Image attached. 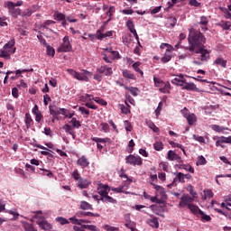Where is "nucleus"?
Instances as JSON below:
<instances>
[{
  "instance_id": "nucleus-25",
  "label": "nucleus",
  "mask_w": 231,
  "mask_h": 231,
  "mask_svg": "<svg viewBox=\"0 0 231 231\" xmlns=\"http://www.w3.org/2000/svg\"><path fill=\"white\" fill-rule=\"evenodd\" d=\"M210 129L216 133H223V131H228V127L219 126L218 125H211Z\"/></svg>"
},
{
  "instance_id": "nucleus-61",
  "label": "nucleus",
  "mask_w": 231,
  "mask_h": 231,
  "mask_svg": "<svg viewBox=\"0 0 231 231\" xmlns=\"http://www.w3.org/2000/svg\"><path fill=\"white\" fill-rule=\"evenodd\" d=\"M124 125H125V131H128V132L133 131V126L131 125V123H129V121H125Z\"/></svg>"
},
{
  "instance_id": "nucleus-51",
  "label": "nucleus",
  "mask_w": 231,
  "mask_h": 231,
  "mask_svg": "<svg viewBox=\"0 0 231 231\" xmlns=\"http://www.w3.org/2000/svg\"><path fill=\"white\" fill-rule=\"evenodd\" d=\"M5 212H7V214H11V216H14V219H17L20 216L19 213L17 212V210H15V209H10Z\"/></svg>"
},
{
  "instance_id": "nucleus-18",
  "label": "nucleus",
  "mask_w": 231,
  "mask_h": 231,
  "mask_svg": "<svg viewBox=\"0 0 231 231\" xmlns=\"http://www.w3.org/2000/svg\"><path fill=\"white\" fill-rule=\"evenodd\" d=\"M77 165H79V167H82L83 169H86V167H89V161L86 156H81L78 161H77Z\"/></svg>"
},
{
  "instance_id": "nucleus-2",
  "label": "nucleus",
  "mask_w": 231,
  "mask_h": 231,
  "mask_svg": "<svg viewBox=\"0 0 231 231\" xmlns=\"http://www.w3.org/2000/svg\"><path fill=\"white\" fill-rule=\"evenodd\" d=\"M33 219H37V225L42 230H51V224H50L49 221L44 218L42 210L34 212V217L31 218V221L33 222Z\"/></svg>"
},
{
  "instance_id": "nucleus-37",
  "label": "nucleus",
  "mask_w": 231,
  "mask_h": 231,
  "mask_svg": "<svg viewBox=\"0 0 231 231\" xmlns=\"http://www.w3.org/2000/svg\"><path fill=\"white\" fill-rule=\"evenodd\" d=\"M54 18L56 21H64V19H66V14L60 12H56L54 14Z\"/></svg>"
},
{
  "instance_id": "nucleus-23",
  "label": "nucleus",
  "mask_w": 231,
  "mask_h": 231,
  "mask_svg": "<svg viewBox=\"0 0 231 231\" xmlns=\"http://www.w3.org/2000/svg\"><path fill=\"white\" fill-rule=\"evenodd\" d=\"M91 185V182L87 179H79V181H78V187L79 189H88Z\"/></svg>"
},
{
  "instance_id": "nucleus-43",
  "label": "nucleus",
  "mask_w": 231,
  "mask_h": 231,
  "mask_svg": "<svg viewBox=\"0 0 231 231\" xmlns=\"http://www.w3.org/2000/svg\"><path fill=\"white\" fill-rule=\"evenodd\" d=\"M103 228H104L106 231H118V230H119L118 227L113 226L107 225V224L104 225V226H103Z\"/></svg>"
},
{
  "instance_id": "nucleus-53",
  "label": "nucleus",
  "mask_w": 231,
  "mask_h": 231,
  "mask_svg": "<svg viewBox=\"0 0 231 231\" xmlns=\"http://www.w3.org/2000/svg\"><path fill=\"white\" fill-rule=\"evenodd\" d=\"M193 140H196V142H199V143H205V137L193 134Z\"/></svg>"
},
{
  "instance_id": "nucleus-15",
  "label": "nucleus",
  "mask_w": 231,
  "mask_h": 231,
  "mask_svg": "<svg viewBox=\"0 0 231 231\" xmlns=\"http://www.w3.org/2000/svg\"><path fill=\"white\" fill-rule=\"evenodd\" d=\"M97 73H104L106 77H111L113 69L107 66H101L97 69Z\"/></svg>"
},
{
  "instance_id": "nucleus-13",
  "label": "nucleus",
  "mask_w": 231,
  "mask_h": 231,
  "mask_svg": "<svg viewBox=\"0 0 231 231\" xmlns=\"http://www.w3.org/2000/svg\"><path fill=\"white\" fill-rule=\"evenodd\" d=\"M151 185H152L156 190V195L160 198L161 199H167V194L165 193V189H163L162 186H158L152 182H151Z\"/></svg>"
},
{
  "instance_id": "nucleus-63",
  "label": "nucleus",
  "mask_w": 231,
  "mask_h": 231,
  "mask_svg": "<svg viewBox=\"0 0 231 231\" xmlns=\"http://www.w3.org/2000/svg\"><path fill=\"white\" fill-rule=\"evenodd\" d=\"M101 129L105 133H109V125L107 123H101Z\"/></svg>"
},
{
  "instance_id": "nucleus-50",
  "label": "nucleus",
  "mask_w": 231,
  "mask_h": 231,
  "mask_svg": "<svg viewBox=\"0 0 231 231\" xmlns=\"http://www.w3.org/2000/svg\"><path fill=\"white\" fill-rule=\"evenodd\" d=\"M199 216H200L202 221H210V219H212L210 216L205 214V212L203 211H200V214Z\"/></svg>"
},
{
  "instance_id": "nucleus-58",
  "label": "nucleus",
  "mask_w": 231,
  "mask_h": 231,
  "mask_svg": "<svg viewBox=\"0 0 231 231\" xmlns=\"http://www.w3.org/2000/svg\"><path fill=\"white\" fill-rule=\"evenodd\" d=\"M70 124L72 125L73 127H76L77 129L80 127V122H79V120H77L76 118H72L70 121Z\"/></svg>"
},
{
  "instance_id": "nucleus-54",
  "label": "nucleus",
  "mask_w": 231,
  "mask_h": 231,
  "mask_svg": "<svg viewBox=\"0 0 231 231\" xmlns=\"http://www.w3.org/2000/svg\"><path fill=\"white\" fill-rule=\"evenodd\" d=\"M170 145H171V147H176L177 149H181L182 152L185 154V150L183 149V146L178 143H174V142H171Z\"/></svg>"
},
{
  "instance_id": "nucleus-45",
  "label": "nucleus",
  "mask_w": 231,
  "mask_h": 231,
  "mask_svg": "<svg viewBox=\"0 0 231 231\" xmlns=\"http://www.w3.org/2000/svg\"><path fill=\"white\" fill-rule=\"evenodd\" d=\"M219 26L223 28V30H228L231 28V23L230 22H220Z\"/></svg>"
},
{
  "instance_id": "nucleus-31",
  "label": "nucleus",
  "mask_w": 231,
  "mask_h": 231,
  "mask_svg": "<svg viewBox=\"0 0 231 231\" xmlns=\"http://www.w3.org/2000/svg\"><path fill=\"white\" fill-rule=\"evenodd\" d=\"M147 126L153 131V133H160V128L154 125L152 121H147L146 122Z\"/></svg>"
},
{
  "instance_id": "nucleus-40",
  "label": "nucleus",
  "mask_w": 231,
  "mask_h": 231,
  "mask_svg": "<svg viewBox=\"0 0 231 231\" xmlns=\"http://www.w3.org/2000/svg\"><path fill=\"white\" fill-rule=\"evenodd\" d=\"M23 228L25 231H37L35 228H33V226L32 224L27 223V222H23Z\"/></svg>"
},
{
  "instance_id": "nucleus-24",
  "label": "nucleus",
  "mask_w": 231,
  "mask_h": 231,
  "mask_svg": "<svg viewBox=\"0 0 231 231\" xmlns=\"http://www.w3.org/2000/svg\"><path fill=\"white\" fill-rule=\"evenodd\" d=\"M213 64L214 66H219L220 68H226V60L218 57L214 60Z\"/></svg>"
},
{
  "instance_id": "nucleus-57",
  "label": "nucleus",
  "mask_w": 231,
  "mask_h": 231,
  "mask_svg": "<svg viewBox=\"0 0 231 231\" xmlns=\"http://www.w3.org/2000/svg\"><path fill=\"white\" fill-rule=\"evenodd\" d=\"M85 228L87 230H90V231H100V229L98 227H97V226H95V225H87L85 226Z\"/></svg>"
},
{
  "instance_id": "nucleus-11",
  "label": "nucleus",
  "mask_w": 231,
  "mask_h": 231,
  "mask_svg": "<svg viewBox=\"0 0 231 231\" xmlns=\"http://www.w3.org/2000/svg\"><path fill=\"white\" fill-rule=\"evenodd\" d=\"M111 191V188L107 184H99L97 187V192L101 196V198H105L109 195Z\"/></svg>"
},
{
  "instance_id": "nucleus-47",
  "label": "nucleus",
  "mask_w": 231,
  "mask_h": 231,
  "mask_svg": "<svg viewBox=\"0 0 231 231\" xmlns=\"http://www.w3.org/2000/svg\"><path fill=\"white\" fill-rule=\"evenodd\" d=\"M94 102H97V104H99V106H107V102L100 97H94Z\"/></svg>"
},
{
  "instance_id": "nucleus-9",
  "label": "nucleus",
  "mask_w": 231,
  "mask_h": 231,
  "mask_svg": "<svg viewBox=\"0 0 231 231\" xmlns=\"http://www.w3.org/2000/svg\"><path fill=\"white\" fill-rule=\"evenodd\" d=\"M125 163H128V165H142V158L138 155H128L125 158Z\"/></svg>"
},
{
  "instance_id": "nucleus-42",
  "label": "nucleus",
  "mask_w": 231,
  "mask_h": 231,
  "mask_svg": "<svg viewBox=\"0 0 231 231\" xmlns=\"http://www.w3.org/2000/svg\"><path fill=\"white\" fill-rule=\"evenodd\" d=\"M123 77H125V79H131L132 80H134V74H132V72L129 70H124Z\"/></svg>"
},
{
  "instance_id": "nucleus-7",
  "label": "nucleus",
  "mask_w": 231,
  "mask_h": 231,
  "mask_svg": "<svg viewBox=\"0 0 231 231\" xmlns=\"http://www.w3.org/2000/svg\"><path fill=\"white\" fill-rule=\"evenodd\" d=\"M192 201H194V197H189V194H184L180 198L179 207L180 208H185V207L189 208V207L192 205Z\"/></svg>"
},
{
  "instance_id": "nucleus-27",
  "label": "nucleus",
  "mask_w": 231,
  "mask_h": 231,
  "mask_svg": "<svg viewBox=\"0 0 231 231\" xmlns=\"http://www.w3.org/2000/svg\"><path fill=\"white\" fill-rule=\"evenodd\" d=\"M189 210H190V212H192V214H195V216H199L201 209H199V207L191 204L190 206H189Z\"/></svg>"
},
{
  "instance_id": "nucleus-1",
  "label": "nucleus",
  "mask_w": 231,
  "mask_h": 231,
  "mask_svg": "<svg viewBox=\"0 0 231 231\" xmlns=\"http://www.w3.org/2000/svg\"><path fill=\"white\" fill-rule=\"evenodd\" d=\"M188 42L189 51H196L198 50H201V48L205 46L207 39L205 38V36H203V33H201V32L194 28H190L189 29Z\"/></svg>"
},
{
  "instance_id": "nucleus-3",
  "label": "nucleus",
  "mask_w": 231,
  "mask_h": 231,
  "mask_svg": "<svg viewBox=\"0 0 231 231\" xmlns=\"http://www.w3.org/2000/svg\"><path fill=\"white\" fill-rule=\"evenodd\" d=\"M15 42L13 40L9 41L5 44L2 50H0V57L2 59H9L10 55H14L15 53Z\"/></svg>"
},
{
  "instance_id": "nucleus-29",
  "label": "nucleus",
  "mask_w": 231,
  "mask_h": 231,
  "mask_svg": "<svg viewBox=\"0 0 231 231\" xmlns=\"http://www.w3.org/2000/svg\"><path fill=\"white\" fill-rule=\"evenodd\" d=\"M94 97L93 96L89 95V94H85L81 97H79V100H81V102H86V104L91 102V100H93Z\"/></svg>"
},
{
  "instance_id": "nucleus-46",
  "label": "nucleus",
  "mask_w": 231,
  "mask_h": 231,
  "mask_svg": "<svg viewBox=\"0 0 231 231\" xmlns=\"http://www.w3.org/2000/svg\"><path fill=\"white\" fill-rule=\"evenodd\" d=\"M160 169L164 171V172H169V162H161L159 164Z\"/></svg>"
},
{
  "instance_id": "nucleus-48",
  "label": "nucleus",
  "mask_w": 231,
  "mask_h": 231,
  "mask_svg": "<svg viewBox=\"0 0 231 231\" xmlns=\"http://www.w3.org/2000/svg\"><path fill=\"white\" fill-rule=\"evenodd\" d=\"M56 221L60 223V225H69V221L62 217H59L56 218Z\"/></svg>"
},
{
  "instance_id": "nucleus-30",
  "label": "nucleus",
  "mask_w": 231,
  "mask_h": 231,
  "mask_svg": "<svg viewBox=\"0 0 231 231\" xmlns=\"http://www.w3.org/2000/svg\"><path fill=\"white\" fill-rule=\"evenodd\" d=\"M63 129H64L65 133L71 134L72 138L75 139V132H73V127H71L69 125H65L63 126Z\"/></svg>"
},
{
  "instance_id": "nucleus-41",
  "label": "nucleus",
  "mask_w": 231,
  "mask_h": 231,
  "mask_svg": "<svg viewBox=\"0 0 231 231\" xmlns=\"http://www.w3.org/2000/svg\"><path fill=\"white\" fill-rule=\"evenodd\" d=\"M35 10H36V7H35V6L32 7V8H30V9H26V10L23 12V15H24L25 17H30V16L32 15V14H34Z\"/></svg>"
},
{
  "instance_id": "nucleus-62",
  "label": "nucleus",
  "mask_w": 231,
  "mask_h": 231,
  "mask_svg": "<svg viewBox=\"0 0 231 231\" xmlns=\"http://www.w3.org/2000/svg\"><path fill=\"white\" fill-rule=\"evenodd\" d=\"M162 107H163V103L160 102L158 105V107L155 110L156 118H158V116H160V111H162Z\"/></svg>"
},
{
  "instance_id": "nucleus-39",
  "label": "nucleus",
  "mask_w": 231,
  "mask_h": 231,
  "mask_svg": "<svg viewBox=\"0 0 231 231\" xmlns=\"http://www.w3.org/2000/svg\"><path fill=\"white\" fill-rule=\"evenodd\" d=\"M187 190L188 192H189L190 196H192V198L196 199L198 198V193L196 191H194V188L192 187V185H189L187 187Z\"/></svg>"
},
{
  "instance_id": "nucleus-59",
  "label": "nucleus",
  "mask_w": 231,
  "mask_h": 231,
  "mask_svg": "<svg viewBox=\"0 0 231 231\" xmlns=\"http://www.w3.org/2000/svg\"><path fill=\"white\" fill-rule=\"evenodd\" d=\"M79 111L81 112V115H85L86 116H89V110H88L86 107L79 106Z\"/></svg>"
},
{
  "instance_id": "nucleus-55",
  "label": "nucleus",
  "mask_w": 231,
  "mask_h": 231,
  "mask_svg": "<svg viewBox=\"0 0 231 231\" xmlns=\"http://www.w3.org/2000/svg\"><path fill=\"white\" fill-rule=\"evenodd\" d=\"M222 12L224 14V16L226 19H231V13L230 11L228 10V8H222Z\"/></svg>"
},
{
  "instance_id": "nucleus-38",
  "label": "nucleus",
  "mask_w": 231,
  "mask_h": 231,
  "mask_svg": "<svg viewBox=\"0 0 231 231\" xmlns=\"http://www.w3.org/2000/svg\"><path fill=\"white\" fill-rule=\"evenodd\" d=\"M153 149L155 151H163V143H162V141H157L153 143Z\"/></svg>"
},
{
  "instance_id": "nucleus-64",
  "label": "nucleus",
  "mask_w": 231,
  "mask_h": 231,
  "mask_svg": "<svg viewBox=\"0 0 231 231\" xmlns=\"http://www.w3.org/2000/svg\"><path fill=\"white\" fill-rule=\"evenodd\" d=\"M80 175L79 174V171H74L73 173H72V178L73 180H75V181H79L80 180Z\"/></svg>"
},
{
  "instance_id": "nucleus-5",
  "label": "nucleus",
  "mask_w": 231,
  "mask_h": 231,
  "mask_svg": "<svg viewBox=\"0 0 231 231\" xmlns=\"http://www.w3.org/2000/svg\"><path fill=\"white\" fill-rule=\"evenodd\" d=\"M72 49L71 41H69V36H65L62 39V43L58 47L57 51L59 53H68Z\"/></svg>"
},
{
  "instance_id": "nucleus-44",
  "label": "nucleus",
  "mask_w": 231,
  "mask_h": 231,
  "mask_svg": "<svg viewBox=\"0 0 231 231\" xmlns=\"http://www.w3.org/2000/svg\"><path fill=\"white\" fill-rule=\"evenodd\" d=\"M153 82L155 84V87L156 88H160L162 87H163V84H164L163 80H162V79H160L158 78H153Z\"/></svg>"
},
{
  "instance_id": "nucleus-36",
  "label": "nucleus",
  "mask_w": 231,
  "mask_h": 231,
  "mask_svg": "<svg viewBox=\"0 0 231 231\" xmlns=\"http://www.w3.org/2000/svg\"><path fill=\"white\" fill-rule=\"evenodd\" d=\"M47 55L49 57H55V49L50 45H46Z\"/></svg>"
},
{
  "instance_id": "nucleus-10",
  "label": "nucleus",
  "mask_w": 231,
  "mask_h": 231,
  "mask_svg": "<svg viewBox=\"0 0 231 231\" xmlns=\"http://www.w3.org/2000/svg\"><path fill=\"white\" fill-rule=\"evenodd\" d=\"M185 77L189 76H184L183 74L176 75L173 79H171V84H174L175 86H180V88H183L185 86V82L187 79H185Z\"/></svg>"
},
{
  "instance_id": "nucleus-12",
  "label": "nucleus",
  "mask_w": 231,
  "mask_h": 231,
  "mask_svg": "<svg viewBox=\"0 0 231 231\" xmlns=\"http://www.w3.org/2000/svg\"><path fill=\"white\" fill-rule=\"evenodd\" d=\"M103 32H104V27L97 31L96 38H97L98 41H103V39H106L107 37H113V31H107L105 33H103Z\"/></svg>"
},
{
  "instance_id": "nucleus-8",
  "label": "nucleus",
  "mask_w": 231,
  "mask_h": 231,
  "mask_svg": "<svg viewBox=\"0 0 231 231\" xmlns=\"http://www.w3.org/2000/svg\"><path fill=\"white\" fill-rule=\"evenodd\" d=\"M193 53H199L200 54V60L202 62H205L210 59V52L208 50L205 49V46L201 47L200 49L197 51H192Z\"/></svg>"
},
{
  "instance_id": "nucleus-16",
  "label": "nucleus",
  "mask_w": 231,
  "mask_h": 231,
  "mask_svg": "<svg viewBox=\"0 0 231 231\" xmlns=\"http://www.w3.org/2000/svg\"><path fill=\"white\" fill-rule=\"evenodd\" d=\"M126 26L131 33H133L134 37L135 39H138V33L136 32V29H134V23H133V20H128L126 22Z\"/></svg>"
},
{
  "instance_id": "nucleus-49",
  "label": "nucleus",
  "mask_w": 231,
  "mask_h": 231,
  "mask_svg": "<svg viewBox=\"0 0 231 231\" xmlns=\"http://www.w3.org/2000/svg\"><path fill=\"white\" fill-rule=\"evenodd\" d=\"M207 163V159L203 155L199 156L197 161V165H205Z\"/></svg>"
},
{
  "instance_id": "nucleus-28",
  "label": "nucleus",
  "mask_w": 231,
  "mask_h": 231,
  "mask_svg": "<svg viewBox=\"0 0 231 231\" xmlns=\"http://www.w3.org/2000/svg\"><path fill=\"white\" fill-rule=\"evenodd\" d=\"M167 160L170 162H174L178 160V154H176V152H174L172 150H170L167 153Z\"/></svg>"
},
{
  "instance_id": "nucleus-56",
  "label": "nucleus",
  "mask_w": 231,
  "mask_h": 231,
  "mask_svg": "<svg viewBox=\"0 0 231 231\" xmlns=\"http://www.w3.org/2000/svg\"><path fill=\"white\" fill-rule=\"evenodd\" d=\"M128 91L131 93V95H133V97H138V89L134 87H130V88H128Z\"/></svg>"
},
{
  "instance_id": "nucleus-17",
  "label": "nucleus",
  "mask_w": 231,
  "mask_h": 231,
  "mask_svg": "<svg viewBox=\"0 0 231 231\" xmlns=\"http://www.w3.org/2000/svg\"><path fill=\"white\" fill-rule=\"evenodd\" d=\"M172 51H174V50L165 51L164 56L161 59V61L163 62V64H166V62L171 61V59H172Z\"/></svg>"
},
{
  "instance_id": "nucleus-32",
  "label": "nucleus",
  "mask_w": 231,
  "mask_h": 231,
  "mask_svg": "<svg viewBox=\"0 0 231 231\" xmlns=\"http://www.w3.org/2000/svg\"><path fill=\"white\" fill-rule=\"evenodd\" d=\"M100 200L103 201L104 203H113V204L116 203V199H113L109 195L101 198Z\"/></svg>"
},
{
  "instance_id": "nucleus-6",
  "label": "nucleus",
  "mask_w": 231,
  "mask_h": 231,
  "mask_svg": "<svg viewBox=\"0 0 231 231\" xmlns=\"http://www.w3.org/2000/svg\"><path fill=\"white\" fill-rule=\"evenodd\" d=\"M181 115L188 120V123L189 125H194L195 122H198V117H196V115L190 114L189 109L184 107L182 110H180Z\"/></svg>"
},
{
  "instance_id": "nucleus-34",
  "label": "nucleus",
  "mask_w": 231,
  "mask_h": 231,
  "mask_svg": "<svg viewBox=\"0 0 231 231\" xmlns=\"http://www.w3.org/2000/svg\"><path fill=\"white\" fill-rule=\"evenodd\" d=\"M80 208H81V210H91V208H93V207L91 206V204H89L86 201H81Z\"/></svg>"
},
{
  "instance_id": "nucleus-52",
  "label": "nucleus",
  "mask_w": 231,
  "mask_h": 231,
  "mask_svg": "<svg viewBox=\"0 0 231 231\" xmlns=\"http://www.w3.org/2000/svg\"><path fill=\"white\" fill-rule=\"evenodd\" d=\"M205 199H210L214 196V193L210 189H207L204 191Z\"/></svg>"
},
{
  "instance_id": "nucleus-14",
  "label": "nucleus",
  "mask_w": 231,
  "mask_h": 231,
  "mask_svg": "<svg viewBox=\"0 0 231 231\" xmlns=\"http://www.w3.org/2000/svg\"><path fill=\"white\" fill-rule=\"evenodd\" d=\"M175 179L174 180L176 181V180L178 181H180V183H185V180H190L192 178V175L190 174H184L182 172H175L174 173Z\"/></svg>"
},
{
  "instance_id": "nucleus-33",
  "label": "nucleus",
  "mask_w": 231,
  "mask_h": 231,
  "mask_svg": "<svg viewBox=\"0 0 231 231\" xmlns=\"http://www.w3.org/2000/svg\"><path fill=\"white\" fill-rule=\"evenodd\" d=\"M161 93H169L171 91V83H164L160 88Z\"/></svg>"
},
{
  "instance_id": "nucleus-60",
  "label": "nucleus",
  "mask_w": 231,
  "mask_h": 231,
  "mask_svg": "<svg viewBox=\"0 0 231 231\" xmlns=\"http://www.w3.org/2000/svg\"><path fill=\"white\" fill-rule=\"evenodd\" d=\"M161 50H174V47H172L171 44L169 43H162L160 46Z\"/></svg>"
},
{
  "instance_id": "nucleus-26",
  "label": "nucleus",
  "mask_w": 231,
  "mask_h": 231,
  "mask_svg": "<svg viewBox=\"0 0 231 231\" xmlns=\"http://www.w3.org/2000/svg\"><path fill=\"white\" fill-rule=\"evenodd\" d=\"M110 190H112L113 192H117L118 194L123 193V194H127V186L123 185L120 186L118 188H111Z\"/></svg>"
},
{
  "instance_id": "nucleus-19",
  "label": "nucleus",
  "mask_w": 231,
  "mask_h": 231,
  "mask_svg": "<svg viewBox=\"0 0 231 231\" xmlns=\"http://www.w3.org/2000/svg\"><path fill=\"white\" fill-rule=\"evenodd\" d=\"M182 89H186L187 91H199V88L196 87L194 83H189L185 81V84L182 86Z\"/></svg>"
},
{
  "instance_id": "nucleus-35",
  "label": "nucleus",
  "mask_w": 231,
  "mask_h": 231,
  "mask_svg": "<svg viewBox=\"0 0 231 231\" xmlns=\"http://www.w3.org/2000/svg\"><path fill=\"white\" fill-rule=\"evenodd\" d=\"M141 62L136 61L134 62L132 67L134 69V71H136L137 73H140L141 75H143V71H142V69H140V66H141Z\"/></svg>"
},
{
  "instance_id": "nucleus-20",
  "label": "nucleus",
  "mask_w": 231,
  "mask_h": 231,
  "mask_svg": "<svg viewBox=\"0 0 231 231\" xmlns=\"http://www.w3.org/2000/svg\"><path fill=\"white\" fill-rule=\"evenodd\" d=\"M32 112L35 116V120L38 123H41V121L42 120V114H41V111H39V106H37V105L33 106Z\"/></svg>"
},
{
  "instance_id": "nucleus-4",
  "label": "nucleus",
  "mask_w": 231,
  "mask_h": 231,
  "mask_svg": "<svg viewBox=\"0 0 231 231\" xmlns=\"http://www.w3.org/2000/svg\"><path fill=\"white\" fill-rule=\"evenodd\" d=\"M68 71L74 79H77V80H84L85 82H88L92 75L91 72L88 70H82L80 73L73 69H69Z\"/></svg>"
},
{
  "instance_id": "nucleus-22",
  "label": "nucleus",
  "mask_w": 231,
  "mask_h": 231,
  "mask_svg": "<svg viewBox=\"0 0 231 231\" xmlns=\"http://www.w3.org/2000/svg\"><path fill=\"white\" fill-rule=\"evenodd\" d=\"M147 225L152 226V228H158L160 226V222H158L157 217H151L146 220Z\"/></svg>"
},
{
  "instance_id": "nucleus-21",
  "label": "nucleus",
  "mask_w": 231,
  "mask_h": 231,
  "mask_svg": "<svg viewBox=\"0 0 231 231\" xmlns=\"http://www.w3.org/2000/svg\"><path fill=\"white\" fill-rule=\"evenodd\" d=\"M4 8H7L9 14L12 15L15 10V4L12 1H6L4 3Z\"/></svg>"
}]
</instances>
